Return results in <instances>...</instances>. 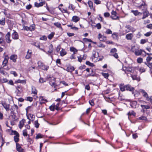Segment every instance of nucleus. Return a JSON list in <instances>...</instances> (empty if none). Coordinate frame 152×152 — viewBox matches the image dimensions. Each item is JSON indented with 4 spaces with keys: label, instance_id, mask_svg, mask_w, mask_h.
Returning a JSON list of instances; mask_svg holds the SVG:
<instances>
[{
    "label": "nucleus",
    "instance_id": "nucleus-64",
    "mask_svg": "<svg viewBox=\"0 0 152 152\" xmlns=\"http://www.w3.org/2000/svg\"><path fill=\"white\" fill-rule=\"evenodd\" d=\"M146 27L148 28L152 29V24H150L146 26Z\"/></svg>",
    "mask_w": 152,
    "mask_h": 152
},
{
    "label": "nucleus",
    "instance_id": "nucleus-37",
    "mask_svg": "<svg viewBox=\"0 0 152 152\" xmlns=\"http://www.w3.org/2000/svg\"><path fill=\"white\" fill-rule=\"evenodd\" d=\"M29 31H32L34 30L35 28V25L34 24H33L29 27Z\"/></svg>",
    "mask_w": 152,
    "mask_h": 152
},
{
    "label": "nucleus",
    "instance_id": "nucleus-27",
    "mask_svg": "<svg viewBox=\"0 0 152 152\" xmlns=\"http://www.w3.org/2000/svg\"><path fill=\"white\" fill-rule=\"evenodd\" d=\"M80 20V18L79 17L76 16H73L72 18V20L75 23L77 22Z\"/></svg>",
    "mask_w": 152,
    "mask_h": 152
},
{
    "label": "nucleus",
    "instance_id": "nucleus-36",
    "mask_svg": "<svg viewBox=\"0 0 152 152\" xmlns=\"http://www.w3.org/2000/svg\"><path fill=\"white\" fill-rule=\"evenodd\" d=\"M37 64L38 65V66L41 69V67H42V66H43L44 65V64L40 61H39L38 62Z\"/></svg>",
    "mask_w": 152,
    "mask_h": 152
},
{
    "label": "nucleus",
    "instance_id": "nucleus-35",
    "mask_svg": "<svg viewBox=\"0 0 152 152\" xmlns=\"http://www.w3.org/2000/svg\"><path fill=\"white\" fill-rule=\"evenodd\" d=\"M54 25L55 26H56L58 28H62L61 25V23L59 22L55 23H54Z\"/></svg>",
    "mask_w": 152,
    "mask_h": 152
},
{
    "label": "nucleus",
    "instance_id": "nucleus-34",
    "mask_svg": "<svg viewBox=\"0 0 152 152\" xmlns=\"http://www.w3.org/2000/svg\"><path fill=\"white\" fill-rule=\"evenodd\" d=\"M49 68V66H48L45 65L44 64L43 66H42V67H41V69L45 71H47Z\"/></svg>",
    "mask_w": 152,
    "mask_h": 152
},
{
    "label": "nucleus",
    "instance_id": "nucleus-23",
    "mask_svg": "<svg viewBox=\"0 0 152 152\" xmlns=\"http://www.w3.org/2000/svg\"><path fill=\"white\" fill-rule=\"evenodd\" d=\"M25 122V120L24 119H22L21 121H20L19 127L20 129H21L23 127Z\"/></svg>",
    "mask_w": 152,
    "mask_h": 152
},
{
    "label": "nucleus",
    "instance_id": "nucleus-12",
    "mask_svg": "<svg viewBox=\"0 0 152 152\" xmlns=\"http://www.w3.org/2000/svg\"><path fill=\"white\" fill-rule=\"evenodd\" d=\"M98 38L100 41H105L106 39V37L103 36L101 34H98Z\"/></svg>",
    "mask_w": 152,
    "mask_h": 152
},
{
    "label": "nucleus",
    "instance_id": "nucleus-45",
    "mask_svg": "<svg viewBox=\"0 0 152 152\" xmlns=\"http://www.w3.org/2000/svg\"><path fill=\"white\" fill-rule=\"evenodd\" d=\"M142 58L140 57L138 58L137 59V62L138 63H141L142 62Z\"/></svg>",
    "mask_w": 152,
    "mask_h": 152
},
{
    "label": "nucleus",
    "instance_id": "nucleus-40",
    "mask_svg": "<svg viewBox=\"0 0 152 152\" xmlns=\"http://www.w3.org/2000/svg\"><path fill=\"white\" fill-rule=\"evenodd\" d=\"M54 34L55 33L54 32H52L48 36V38L50 39H52V38L53 37L54 35Z\"/></svg>",
    "mask_w": 152,
    "mask_h": 152
},
{
    "label": "nucleus",
    "instance_id": "nucleus-6",
    "mask_svg": "<svg viewBox=\"0 0 152 152\" xmlns=\"http://www.w3.org/2000/svg\"><path fill=\"white\" fill-rule=\"evenodd\" d=\"M10 33L8 32L5 36V39L7 42L8 43H10L11 42V40L10 39Z\"/></svg>",
    "mask_w": 152,
    "mask_h": 152
},
{
    "label": "nucleus",
    "instance_id": "nucleus-57",
    "mask_svg": "<svg viewBox=\"0 0 152 152\" xmlns=\"http://www.w3.org/2000/svg\"><path fill=\"white\" fill-rule=\"evenodd\" d=\"M11 74H12L15 77H16L17 76V74L16 72L14 71H11L10 72Z\"/></svg>",
    "mask_w": 152,
    "mask_h": 152
},
{
    "label": "nucleus",
    "instance_id": "nucleus-15",
    "mask_svg": "<svg viewBox=\"0 0 152 152\" xmlns=\"http://www.w3.org/2000/svg\"><path fill=\"white\" fill-rule=\"evenodd\" d=\"M32 51L31 50H28L27 51L26 55L25 57L26 58L28 59L31 57Z\"/></svg>",
    "mask_w": 152,
    "mask_h": 152
},
{
    "label": "nucleus",
    "instance_id": "nucleus-28",
    "mask_svg": "<svg viewBox=\"0 0 152 152\" xmlns=\"http://www.w3.org/2000/svg\"><path fill=\"white\" fill-rule=\"evenodd\" d=\"M99 57V53L95 51L93 52L92 59H94L95 58H97Z\"/></svg>",
    "mask_w": 152,
    "mask_h": 152
},
{
    "label": "nucleus",
    "instance_id": "nucleus-62",
    "mask_svg": "<svg viewBox=\"0 0 152 152\" xmlns=\"http://www.w3.org/2000/svg\"><path fill=\"white\" fill-rule=\"evenodd\" d=\"M98 47L100 48H104L105 47V45L103 44H99L98 45Z\"/></svg>",
    "mask_w": 152,
    "mask_h": 152
},
{
    "label": "nucleus",
    "instance_id": "nucleus-61",
    "mask_svg": "<svg viewBox=\"0 0 152 152\" xmlns=\"http://www.w3.org/2000/svg\"><path fill=\"white\" fill-rule=\"evenodd\" d=\"M50 109L52 111H54L56 109L55 106L54 105H51L50 107Z\"/></svg>",
    "mask_w": 152,
    "mask_h": 152
},
{
    "label": "nucleus",
    "instance_id": "nucleus-7",
    "mask_svg": "<svg viewBox=\"0 0 152 152\" xmlns=\"http://www.w3.org/2000/svg\"><path fill=\"white\" fill-rule=\"evenodd\" d=\"M53 48L52 44H51L49 46V50L47 52H46V53L50 55L53 52Z\"/></svg>",
    "mask_w": 152,
    "mask_h": 152
},
{
    "label": "nucleus",
    "instance_id": "nucleus-46",
    "mask_svg": "<svg viewBox=\"0 0 152 152\" xmlns=\"http://www.w3.org/2000/svg\"><path fill=\"white\" fill-rule=\"evenodd\" d=\"M70 50L71 51L73 52L74 53H75V52H77V50L73 47H71L70 48Z\"/></svg>",
    "mask_w": 152,
    "mask_h": 152
},
{
    "label": "nucleus",
    "instance_id": "nucleus-22",
    "mask_svg": "<svg viewBox=\"0 0 152 152\" xmlns=\"http://www.w3.org/2000/svg\"><path fill=\"white\" fill-rule=\"evenodd\" d=\"M131 77L133 80H136L138 81L140 80V77L137 76V75H131Z\"/></svg>",
    "mask_w": 152,
    "mask_h": 152
},
{
    "label": "nucleus",
    "instance_id": "nucleus-60",
    "mask_svg": "<svg viewBox=\"0 0 152 152\" xmlns=\"http://www.w3.org/2000/svg\"><path fill=\"white\" fill-rule=\"evenodd\" d=\"M112 31L109 29H107L106 32V33L107 34H112Z\"/></svg>",
    "mask_w": 152,
    "mask_h": 152
},
{
    "label": "nucleus",
    "instance_id": "nucleus-42",
    "mask_svg": "<svg viewBox=\"0 0 152 152\" xmlns=\"http://www.w3.org/2000/svg\"><path fill=\"white\" fill-rule=\"evenodd\" d=\"M140 106L143 109H149L150 108V106L148 105H141Z\"/></svg>",
    "mask_w": 152,
    "mask_h": 152
},
{
    "label": "nucleus",
    "instance_id": "nucleus-20",
    "mask_svg": "<svg viewBox=\"0 0 152 152\" xmlns=\"http://www.w3.org/2000/svg\"><path fill=\"white\" fill-rule=\"evenodd\" d=\"M123 70L125 71L126 73L127 72H134L133 68L131 67H127L126 68V69L124 70L123 69Z\"/></svg>",
    "mask_w": 152,
    "mask_h": 152
},
{
    "label": "nucleus",
    "instance_id": "nucleus-50",
    "mask_svg": "<svg viewBox=\"0 0 152 152\" xmlns=\"http://www.w3.org/2000/svg\"><path fill=\"white\" fill-rule=\"evenodd\" d=\"M16 89L17 90L18 92H20L22 91V87L20 86H18L16 87Z\"/></svg>",
    "mask_w": 152,
    "mask_h": 152
},
{
    "label": "nucleus",
    "instance_id": "nucleus-53",
    "mask_svg": "<svg viewBox=\"0 0 152 152\" xmlns=\"http://www.w3.org/2000/svg\"><path fill=\"white\" fill-rule=\"evenodd\" d=\"M34 124L35 125V127L37 128H38L39 126V124L38 123V121H34Z\"/></svg>",
    "mask_w": 152,
    "mask_h": 152
},
{
    "label": "nucleus",
    "instance_id": "nucleus-14",
    "mask_svg": "<svg viewBox=\"0 0 152 152\" xmlns=\"http://www.w3.org/2000/svg\"><path fill=\"white\" fill-rule=\"evenodd\" d=\"M137 7L141 9H142V8L143 9H145L146 8V5L145 4V2L143 1L142 3L140 5H139Z\"/></svg>",
    "mask_w": 152,
    "mask_h": 152
},
{
    "label": "nucleus",
    "instance_id": "nucleus-38",
    "mask_svg": "<svg viewBox=\"0 0 152 152\" xmlns=\"http://www.w3.org/2000/svg\"><path fill=\"white\" fill-rule=\"evenodd\" d=\"M51 80L52 81H50V84L52 86H54L55 84V78L53 77L52 78Z\"/></svg>",
    "mask_w": 152,
    "mask_h": 152
},
{
    "label": "nucleus",
    "instance_id": "nucleus-49",
    "mask_svg": "<svg viewBox=\"0 0 152 152\" xmlns=\"http://www.w3.org/2000/svg\"><path fill=\"white\" fill-rule=\"evenodd\" d=\"M32 45L35 46L37 48H39V47H40V45H39V43L37 42H35L33 43H32Z\"/></svg>",
    "mask_w": 152,
    "mask_h": 152
},
{
    "label": "nucleus",
    "instance_id": "nucleus-18",
    "mask_svg": "<svg viewBox=\"0 0 152 152\" xmlns=\"http://www.w3.org/2000/svg\"><path fill=\"white\" fill-rule=\"evenodd\" d=\"M133 35L132 33L128 34L126 35V38L127 40H131L132 39Z\"/></svg>",
    "mask_w": 152,
    "mask_h": 152
},
{
    "label": "nucleus",
    "instance_id": "nucleus-24",
    "mask_svg": "<svg viewBox=\"0 0 152 152\" xmlns=\"http://www.w3.org/2000/svg\"><path fill=\"white\" fill-rule=\"evenodd\" d=\"M130 105L132 107L136 108L137 106V102L135 101L132 102L130 103Z\"/></svg>",
    "mask_w": 152,
    "mask_h": 152
},
{
    "label": "nucleus",
    "instance_id": "nucleus-2",
    "mask_svg": "<svg viewBox=\"0 0 152 152\" xmlns=\"http://www.w3.org/2000/svg\"><path fill=\"white\" fill-rule=\"evenodd\" d=\"M133 52L134 53L135 55L136 56H140L141 55L143 52L145 54H146V52L145 51L141 49L139 50L138 49V50H134V49H133Z\"/></svg>",
    "mask_w": 152,
    "mask_h": 152
},
{
    "label": "nucleus",
    "instance_id": "nucleus-13",
    "mask_svg": "<svg viewBox=\"0 0 152 152\" xmlns=\"http://www.w3.org/2000/svg\"><path fill=\"white\" fill-rule=\"evenodd\" d=\"M143 16L142 18V19H144L149 16V12L148 11L145 10L143 12Z\"/></svg>",
    "mask_w": 152,
    "mask_h": 152
},
{
    "label": "nucleus",
    "instance_id": "nucleus-54",
    "mask_svg": "<svg viewBox=\"0 0 152 152\" xmlns=\"http://www.w3.org/2000/svg\"><path fill=\"white\" fill-rule=\"evenodd\" d=\"M139 71L141 73L145 72V69L143 67H141L139 69Z\"/></svg>",
    "mask_w": 152,
    "mask_h": 152
},
{
    "label": "nucleus",
    "instance_id": "nucleus-39",
    "mask_svg": "<svg viewBox=\"0 0 152 152\" xmlns=\"http://www.w3.org/2000/svg\"><path fill=\"white\" fill-rule=\"evenodd\" d=\"M117 52V50L115 48H113L111 49L110 53L112 54H114Z\"/></svg>",
    "mask_w": 152,
    "mask_h": 152
},
{
    "label": "nucleus",
    "instance_id": "nucleus-55",
    "mask_svg": "<svg viewBox=\"0 0 152 152\" xmlns=\"http://www.w3.org/2000/svg\"><path fill=\"white\" fill-rule=\"evenodd\" d=\"M42 136H43L40 134H38L36 136V138L37 139H38L39 138H41L42 137Z\"/></svg>",
    "mask_w": 152,
    "mask_h": 152
},
{
    "label": "nucleus",
    "instance_id": "nucleus-1",
    "mask_svg": "<svg viewBox=\"0 0 152 152\" xmlns=\"http://www.w3.org/2000/svg\"><path fill=\"white\" fill-rule=\"evenodd\" d=\"M40 2L39 3L37 2H35L34 3V6L37 7H39L43 6L45 4V1L44 0H39Z\"/></svg>",
    "mask_w": 152,
    "mask_h": 152
},
{
    "label": "nucleus",
    "instance_id": "nucleus-44",
    "mask_svg": "<svg viewBox=\"0 0 152 152\" xmlns=\"http://www.w3.org/2000/svg\"><path fill=\"white\" fill-rule=\"evenodd\" d=\"M23 134L24 136H27L28 135L26 129L23 130Z\"/></svg>",
    "mask_w": 152,
    "mask_h": 152
},
{
    "label": "nucleus",
    "instance_id": "nucleus-63",
    "mask_svg": "<svg viewBox=\"0 0 152 152\" xmlns=\"http://www.w3.org/2000/svg\"><path fill=\"white\" fill-rule=\"evenodd\" d=\"M147 100L150 101L151 103L152 104V96H151L149 98H148Z\"/></svg>",
    "mask_w": 152,
    "mask_h": 152
},
{
    "label": "nucleus",
    "instance_id": "nucleus-5",
    "mask_svg": "<svg viewBox=\"0 0 152 152\" xmlns=\"http://www.w3.org/2000/svg\"><path fill=\"white\" fill-rule=\"evenodd\" d=\"M9 57L7 56H5L4 60L3 61L2 66L3 67H4L7 65L8 62Z\"/></svg>",
    "mask_w": 152,
    "mask_h": 152
},
{
    "label": "nucleus",
    "instance_id": "nucleus-11",
    "mask_svg": "<svg viewBox=\"0 0 152 152\" xmlns=\"http://www.w3.org/2000/svg\"><path fill=\"white\" fill-rule=\"evenodd\" d=\"M88 3L90 8L91 9H92L94 11H95V8L93 6V2L89 0L88 1Z\"/></svg>",
    "mask_w": 152,
    "mask_h": 152
},
{
    "label": "nucleus",
    "instance_id": "nucleus-30",
    "mask_svg": "<svg viewBox=\"0 0 152 152\" xmlns=\"http://www.w3.org/2000/svg\"><path fill=\"white\" fill-rule=\"evenodd\" d=\"M31 88L32 93L37 94V91L36 88L32 86Z\"/></svg>",
    "mask_w": 152,
    "mask_h": 152
},
{
    "label": "nucleus",
    "instance_id": "nucleus-59",
    "mask_svg": "<svg viewBox=\"0 0 152 152\" xmlns=\"http://www.w3.org/2000/svg\"><path fill=\"white\" fill-rule=\"evenodd\" d=\"M47 39V38L45 36H43L39 38L41 40H46Z\"/></svg>",
    "mask_w": 152,
    "mask_h": 152
},
{
    "label": "nucleus",
    "instance_id": "nucleus-21",
    "mask_svg": "<svg viewBox=\"0 0 152 152\" xmlns=\"http://www.w3.org/2000/svg\"><path fill=\"white\" fill-rule=\"evenodd\" d=\"M125 88L126 90L129 91H134V88L133 87H132L130 85H128L126 86Z\"/></svg>",
    "mask_w": 152,
    "mask_h": 152
},
{
    "label": "nucleus",
    "instance_id": "nucleus-48",
    "mask_svg": "<svg viewBox=\"0 0 152 152\" xmlns=\"http://www.w3.org/2000/svg\"><path fill=\"white\" fill-rule=\"evenodd\" d=\"M95 27H96L98 29H100L101 28V26L100 23H98L96 25L94 26Z\"/></svg>",
    "mask_w": 152,
    "mask_h": 152
},
{
    "label": "nucleus",
    "instance_id": "nucleus-26",
    "mask_svg": "<svg viewBox=\"0 0 152 152\" xmlns=\"http://www.w3.org/2000/svg\"><path fill=\"white\" fill-rule=\"evenodd\" d=\"M75 69L72 66H69L67 67L66 70L68 72H72Z\"/></svg>",
    "mask_w": 152,
    "mask_h": 152
},
{
    "label": "nucleus",
    "instance_id": "nucleus-19",
    "mask_svg": "<svg viewBox=\"0 0 152 152\" xmlns=\"http://www.w3.org/2000/svg\"><path fill=\"white\" fill-rule=\"evenodd\" d=\"M39 100L40 101V104H41L43 103H44L47 102V101L46 99L44 98L42 96H40L39 97Z\"/></svg>",
    "mask_w": 152,
    "mask_h": 152
},
{
    "label": "nucleus",
    "instance_id": "nucleus-33",
    "mask_svg": "<svg viewBox=\"0 0 152 152\" xmlns=\"http://www.w3.org/2000/svg\"><path fill=\"white\" fill-rule=\"evenodd\" d=\"M5 18H2L0 20V24L2 26H4L5 25Z\"/></svg>",
    "mask_w": 152,
    "mask_h": 152
},
{
    "label": "nucleus",
    "instance_id": "nucleus-41",
    "mask_svg": "<svg viewBox=\"0 0 152 152\" xmlns=\"http://www.w3.org/2000/svg\"><path fill=\"white\" fill-rule=\"evenodd\" d=\"M19 136H14V140L17 143V142H18L19 141Z\"/></svg>",
    "mask_w": 152,
    "mask_h": 152
},
{
    "label": "nucleus",
    "instance_id": "nucleus-47",
    "mask_svg": "<svg viewBox=\"0 0 152 152\" xmlns=\"http://www.w3.org/2000/svg\"><path fill=\"white\" fill-rule=\"evenodd\" d=\"M102 75L106 78H107L109 77V75L108 73H102Z\"/></svg>",
    "mask_w": 152,
    "mask_h": 152
},
{
    "label": "nucleus",
    "instance_id": "nucleus-31",
    "mask_svg": "<svg viewBox=\"0 0 152 152\" xmlns=\"http://www.w3.org/2000/svg\"><path fill=\"white\" fill-rule=\"evenodd\" d=\"M66 52L65 50L62 49L61 50L60 52V55L61 56H63L66 55Z\"/></svg>",
    "mask_w": 152,
    "mask_h": 152
},
{
    "label": "nucleus",
    "instance_id": "nucleus-17",
    "mask_svg": "<svg viewBox=\"0 0 152 152\" xmlns=\"http://www.w3.org/2000/svg\"><path fill=\"white\" fill-rule=\"evenodd\" d=\"M16 148L17 150L19 152H22L23 151V149L18 143H16Z\"/></svg>",
    "mask_w": 152,
    "mask_h": 152
},
{
    "label": "nucleus",
    "instance_id": "nucleus-25",
    "mask_svg": "<svg viewBox=\"0 0 152 152\" xmlns=\"http://www.w3.org/2000/svg\"><path fill=\"white\" fill-rule=\"evenodd\" d=\"M17 58V56L15 55H12L10 57V59L12 60L14 62H16Z\"/></svg>",
    "mask_w": 152,
    "mask_h": 152
},
{
    "label": "nucleus",
    "instance_id": "nucleus-43",
    "mask_svg": "<svg viewBox=\"0 0 152 152\" xmlns=\"http://www.w3.org/2000/svg\"><path fill=\"white\" fill-rule=\"evenodd\" d=\"M146 65L150 68L151 71L152 70V62L147 63Z\"/></svg>",
    "mask_w": 152,
    "mask_h": 152
},
{
    "label": "nucleus",
    "instance_id": "nucleus-16",
    "mask_svg": "<svg viewBox=\"0 0 152 152\" xmlns=\"http://www.w3.org/2000/svg\"><path fill=\"white\" fill-rule=\"evenodd\" d=\"M12 38L15 39H18V33L15 31L12 35Z\"/></svg>",
    "mask_w": 152,
    "mask_h": 152
},
{
    "label": "nucleus",
    "instance_id": "nucleus-10",
    "mask_svg": "<svg viewBox=\"0 0 152 152\" xmlns=\"http://www.w3.org/2000/svg\"><path fill=\"white\" fill-rule=\"evenodd\" d=\"M2 104L4 108L7 111H9L10 110V104H8L6 103H3Z\"/></svg>",
    "mask_w": 152,
    "mask_h": 152
},
{
    "label": "nucleus",
    "instance_id": "nucleus-56",
    "mask_svg": "<svg viewBox=\"0 0 152 152\" xmlns=\"http://www.w3.org/2000/svg\"><path fill=\"white\" fill-rule=\"evenodd\" d=\"M86 64L88 65H89L90 66H94V64L93 63H90L89 61H87L86 62Z\"/></svg>",
    "mask_w": 152,
    "mask_h": 152
},
{
    "label": "nucleus",
    "instance_id": "nucleus-8",
    "mask_svg": "<svg viewBox=\"0 0 152 152\" xmlns=\"http://www.w3.org/2000/svg\"><path fill=\"white\" fill-rule=\"evenodd\" d=\"M139 91L142 94L143 96L146 98L147 100V98L149 97H148L147 93L144 90L141 89Z\"/></svg>",
    "mask_w": 152,
    "mask_h": 152
},
{
    "label": "nucleus",
    "instance_id": "nucleus-29",
    "mask_svg": "<svg viewBox=\"0 0 152 152\" xmlns=\"http://www.w3.org/2000/svg\"><path fill=\"white\" fill-rule=\"evenodd\" d=\"M132 12L135 16L137 15H141L142 13L139 12L137 10H132Z\"/></svg>",
    "mask_w": 152,
    "mask_h": 152
},
{
    "label": "nucleus",
    "instance_id": "nucleus-58",
    "mask_svg": "<svg viewBox=\"0 0 152 152\" xmlns=\"http://www.w3.org/2000/svg\"><path fill=\"white\" fill-rule=\"evenodd\" d=\"M94 2L96 4H99L101 3V1L99 0H94Z\"/></svg>",
    "mask_w": 152,
    "mask_h": 152
},
{
    "label": "nucleus",
    "instance_id": "nucleus-9",
    "mask_svg": "<svg viewBox=\"0 0 152 152\" xmlns=\"http://www.w3.org/2000/svg\"><path fill=\"white\" fill-rule=\"evenodd\" d=\"M125 27L127 28L125 30V31L126 33L129 32L130 31L134 32L135 31V30H133V28L129 25H126Z\"/></svg>",
    "mask_w": 152,
    "mask_h": 152
},
{
    "label": "nucleus",
    "instance_id": "nucleus-32",
    "mask_svg": "<svg viewBox=\"0 0 152 152\" xmlns=\"http://www.w3.org/2000/svg\"><path fill=\"white\" fill-rule=\"evenodd\" d=\"M152 59V57L150 56H148L146 59V62H145V64L146 65L147 63H150V61Z\"/></svg>",
    "mask_w": 152,
    "mask_h": 152
},
{
    "label": "nucleus",
    "instance_id": "nucleus-51",
    "mask_svg": "<svg viewBox=\"0 0 152 152\" xmlns=\"http://www.w3.org/2000/svg\"><path fill=\"white\" fill-rule=\"evenodd\" d=\"M148 41V39H142L140 41V43L141 44H143L145 43Z\"/></svg>",
    "mask_w": 152,
    "mask_h": 152
},
{
    "label": "nucleus",
    "instance_id": "nucleus-4",
    "mask_svg": "<svg viewBox=\"0 0 152 152\" xmlns=\"http://www.w3.org/2000/svg\"><path fill=\"white\" fill-rule=\"evenodd\" d=\"M18 108V107L15 104H14V105L12 106L11 108L10 109L11 111V114H14L15 111V110L17 111Z\"/></svg>",
    "mask_w": 152,
    "mask_h": 152
},
{
    "label": "nucleus",
    "instance_id": "nucleus-3",
    "mask_svg": "<svg viewBox=\"0 0 152 152\" xmlns=\"http://www.w3.org/2000/svg\"><path fill=\"white\" fill-rule=\"evenodd\" d=\"M111 18L113 20H116L119 18L117 16V13L114 11H112L111 12Z\"/></svg>",
    "mask_w": 152,
    "mask_h": 152
},
{
    "label": "nucleus",
    "instance_id": "nucleus-52",
    "mask_svg": "<svg viewBox=\"0 0 152 152\" xmlns=\"http://www.w3.org/2000/svg\"><path fill=\"white\" fill-rule=\"evenodd\" d=\"M46 81V80H44L43 78L40 77L39 79V82L40 83H42Z\"/></svg>",
    "mask_w": 152,
    "mask_h": 152
}]
</instances>
